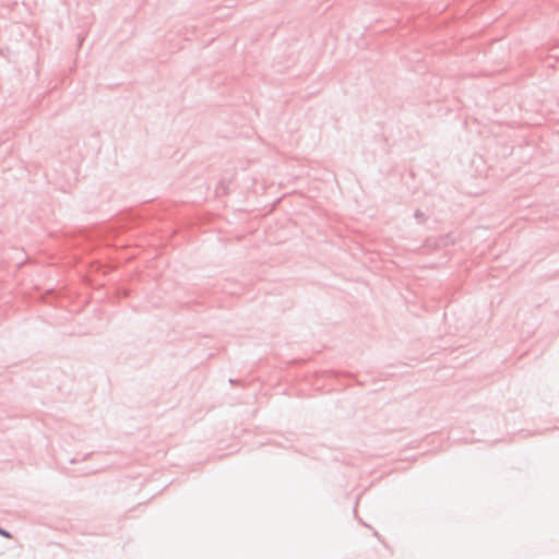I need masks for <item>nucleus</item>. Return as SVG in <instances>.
<instances>
[{"label": "nucleus", "instance_id": "obj_1", "mask_svg": "<svg viewBox=\"0 0 559 559\" xmlns=\"http://www.w3.org/2000/svg\"><path fill=\"white\" fill-rule=\"evenodd\" d=\"M0 534L4 535V536H7V537H9V536H10L7 532H4V531H2V530H1Z\"/></svg>", "mask_w": 559, "mask_h": 559}]
</instances>
